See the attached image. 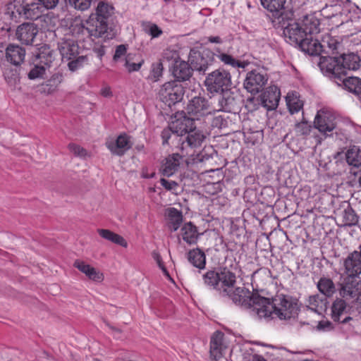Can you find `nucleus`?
<instances>
[{
  "instance_id": "48",
  "label": "nucleus",
  "mask_w": 361,
  "mask_h": 361,
  "mask_svg": "<svg viewBox=\"0 0 361 361\" xmlns=\"http://www.w3.org/2000/svg\"><path fill=\"white\" fill-rule=\"evenodd\" d=\"M133 59V57L130 54H128L124 59L123 65L129 73L138 71L142 64V61L135 63Z\"/></svg>"
},
{
  "instance_id": "5",
  "label": "nucleus",
  "mask_w": 361,
  "mask_h": 361,
  "mask_svg": "<svg viewBox=\"0 0 361 361\" xmlns=\"http://www.w3.org/2000/svg\"><path fill=\"white\" fill-rule=\"evenodd\" d=\"M231 76L228 71L219 68L209 73L204 80L207 90L211 93H219L229 90Z\"/></svg>"
},
{
  "instance_id": "27",
  "label": "nucleus",
  "mask_w": 361,
  "mask_h": 361,
  "mask_svg": "<svg viewBox=\"0 0 361 361\" xmlns=\"http://www.w3.org/2000/svg\"><path fill=\"white\" fill-rule=\"evenodd\" d=\"M224 334L221 331H215L210 341V356L214 360H219L222 357V352L224 348L223 344Z\"/></svg>"
},
{
  "instance_id": "29",
  "label": "nucleus",
  "mask_w": 361,
  "mask_h": 361,
  "mask_svg": "<svg viewBox=\"0 0 361 361\" xmlns=\"http://www.w3.org/2000/svg\"><path fill=\"white\" fill-rule=\"evenodd\" d=\"M188 262L199 269H204L206 266V255L199 247L190 250L186 253Z\"/></svg>"
},
{
  "instance_id": "62",
  "label": "nucleus",
  "mask_w": 361,
  "mask_h": 361,
  "mask_svg": "<svg viewBox=\"0 0 361 361\" xmlns=\"http://www.w3.org/2000/svg\"><path fill=\"white\" fill-rule=\"evenodd\" d=\"M226 121L222 116L215 117L212 121V125L215 127L222 128Z\"/></svg>"
},
{
  "instance_id": "21",
  "label": "nucleus",
  "mask_w": 361,
  "mask_h": 361,
  "mask_svg": "<svg viewBox=\"0 0 361 361\" xmlns=\"http://www.w3.org/2000/svg\"><path fill=\"white\" fill-rule=\"evenodd\" d=\"M263 106L268 110L275 109L280 100V90L276 86H270L261 95Z\"/></svg>"
},
{
  "instance_id": "36",
  "label": "nucleus",
  "mask_w": 361,
  "mask_h": 361,
  "mask_svg": "<svg viewBox=\"0 0 361 361\" xmlns=\"http://www.w3.org/2000/svg\"><path fill=\"white\" fill-rule=\"evenodd\" d=\"M347 312V304L343 299L338 298L331 306V317L334 322H340L341 317Z\"/></svg>"
},
{
  "instance_id": "38",
  "label": "nucleus",
  "mask_w": 361,
  "mask_h": 361,
  "mask_svg": "<svg viewBox=\"0 0 361 361\" xmlns=\"http://www.w3.org/2000/svg\"><path fill=\"white\" fill-rule=\"evenodd\" d=\"M317 288L321 293L326 297H331L336 292L334 282L329 278L322 277L317 283Z\"/></svg>"
},
{
  "instance_id": "55",
  "label": "nucleus",
  "mask_w": 361,
  "mask_h": 361,
  "mask_svg": "<svg viewBox=\"0 0 361 361\" xmlns=\"http://www.w3.org/2000/svg\"><path fill=\"white\" fill-rule=\"evenodd\" d=\"M127 51V47L125 44H120L116 47L115 54L114 55L113 59L114 61H119L122 60V58L126 56Z\"/></svg>"
},
{
  "instance_id": "10",
  "label": "nucleus",
  "mask_w": 361,
  "mask_h": 361,
  "mask_svg": "<svg viewBox=\"0 0 361 361\" xmlns=\"http://www.w3.org/2000/svg\"><path fill=\"white\" fill-rule=\"evenodd\" d=\"M275 27L283 29V35L286 42L298 47L306 35L301 25L293 20V17L291 20H284Z\"/></svg>"
},
{
  "instance_id": "1",
  "label": "nucleus",
  "mask_w": 361,
  "mask_h": 361,
  "mask_svg": "<svg viewBox=\"0 0 361 361\" xmlns=\"http://www.w3.org/2000/svg\"><path fill=\"white\" fill-rule=\"evenodd\" d=\"M202 279L205 286L228 296L236 305L250 310L253 316L258 317L262 305L267 303V298L251 293L244 287H238L231 292L229 289L234 286L236 276L226 267L209 270L202 275Z\"/></svg>"
},
{
  "instance_id": "47",
  "label": "nucleus",
  "mask_w": 361,
  "mask_h": 361,
  "mask_svg": "<svg viewBox=\"0 0 361 361\" xmlns=\"http://www.w3.org/2000/svg\"><path fill=\"white\" fill-rule=\"evenodd\" d=\"M163 65L161 63H157L152 64V69L148 76L149 80L152 82H157L162 75Z\"/></svg>"
},
{
  "instance_id": "44",
  "label": "nucleus",
  "mask_w": 361,
  "mask_h": 361,
  "mask_svg": "<svg viewBox=\"0 0 361 361\" xmlns=\"http://www.w3.org/2000/svg\"><path fill=\"white\" fill-rule=\"evenodd\" d=\"M4 75L6 81L10 86L15 87L20 82L19 73L17 68H6Z\"/></svg>"
},
{
  "instance_id": "53",
  "label": "nucleus",
  "mask_w": 361,
  "mask_h": 361,
  "mask_svg": "<svg viewBox=\"0 0 361 361\" xmlns=\"http://www.w3.org/2000/svg\"><path fill=\"white\" fill-rule=\"evenodd\" d=\"M68 147L69 150L77 157H85L87 154L86 149L78 145L71 143L68 145Z\"/></svg>"
},
{
  "instance_id": "22",
  "label": "nucleus",
  "mask_w": 361,
  "mask_h": 361,
  "mask_svg": "<svg viewBox=\"0 0 361 361\" xmlns=\"http://www.w3.org/2000/svg\"><path fill=\"white\" fill-rule=\"evenodd\" d=\"M58 48L63 59L69 61L78 55V45L73 39H62L58 43Z\"/></svg>"
},
{
  "instance_id": "4",
  "label": "nucleus",
  "mask_w": 361,
  "mask_h": 361,
  "mask_svg": "<svg viewBox=\"0 0 361 361\" xmlns=\"http://www.w3.org/2000/svg\"><path fill=\"white\" fill-rule=\"evenodd\" d=\"M206 139V135L202 130L196 127L192 128L183 137H179L176 148L183 155L190 157L194 161H202L204 156L197 154L195 157L196 149L200 148Z\"/></svg>"
},
{
  "instance_id": "14",
  "label": "nucleus",
  "mask_w": 361,
  "mask_h": 361,
  "mask_svg": "<svg viewBox=\"0 0 361 361\" xmlns=\"http://www.w3.org/2000/svg\"><path fill=\"white\" fill-rule=\"evenodd\" d=\"M38 32V27L34 23H24L17 27L16 35L22 44L32 45Z\"/></svg>"
},
{
  "instance_id": "30",
  "label": "nucleus",
  "mask_w": 361,
  "mask_h": 361,
  "mask_svg": "<svg viewBox=\"0 0 361 361\" xmlns=\"http://www.w3.org/2000/svg\"><path fill=\"white\" fill-rule=\"evenodd\" d=\"M73 266L85 274L90 279L94 281H102L103 280V274L97 271L96 269L86 264L83 261L77 259L75 261Z\"/></svg>"
},
{
  "instance_id": "26",
  "label": "nucleus",
  "mask_w": 361,
  "mask_h": 361,
  "mask_svg": "<svg viewBox=\"0 0 361 361\" xmlns=\"http://www.w3.org/2000/svg\"><path fill=\"white\" fill-rule=\"evenodd\" d=\"M180 235L182 239L188 245H193L197 244L200 233L197 231V228L191 221L183 224L180 228Z\"/></svg>"
},
{
  "instance_id": "39",
  "label": "nucleus",
  "mask_w": 361,
  "mask_h": 361,
  "mask_svg": "<svg viewBox=\"0 0 361 361\" xmlns=\"http://www.w3.org/2000/svg\"><path fill=\"white\" fill-rule=\"evenodd\" d=\"M71 30L73 35L78 40H85L87 38H90L89 30L87 29V23H75L71 25Z\"/></svg>"
},
{
  "instance_id": "8",
  "label": "nucleus",
  "mask_w": 361,
  "mask_h": 361,
  "mask_svg": "<svg viewBox=\"0 0 361 361\" xmlns=\"http://www.w3.org/2000/svg\"><path fill=\"white\" fill-rule=\"evenodd\" d=\"M216 106H213L206 98L203 97H195L189 101L185 111L194 120L215 112Z\"/></svg>"
},
{
  "instance_id": "25",
  "label": "nucleus",
  "mask_w": 361,
  "mask_h": 361,
  "mask_svg": "<svg viewBox=\"0 0 361 361\" xmlns=\"http://www.w3.org/2000/svg\"><path fill=\"white\" fill-rule=\"evenodd\" d=\"M299 47L302 51L312 56L320 55L324 51L321 42L317 39H314L312 35L305 36Z\"/></svg>"
},
{
  "instance_id": "41",
  "label": "nucleus",
  "mask_w": 361,
  "mask_h": 361,
  "mask_svg": "<svg viewBox=\"0 0 361 361\" xmlns=\"http://www.w3.org/2000/svg\"><path fill=\"white\" fill-rule=\"evenodd\" d=\"M114 7L104 1H100L97 7L95 17L107 22L109 18L113 13Z\"/></svg>"
},
{
  "instance_id": "46",
  "label": "nucleus",
  "mask_w": 361,
  "mask_h": 361,
  "mask_svg": "<svg viewBox=\"0 0 361 361\" xmlns=\"http://www.w3.org/2000/svg\"><path fill=\"white\" fill-rule=\"evenodd\" d=\"M287 105L290 114H293L298 112L303 106V102L297 97L288 96L287 97Z\"/></svg>"
},
{
  "instance_id": "63",
  "label": "nucleus",
  "mask_w": 361,
  "mask_h": 361,
  "mask_svg": "<svg viewBox=\"0 0 361 361\" xmlns=\"http://www.w3.org/2000/svg\"><path fill=\"white\" fill-rule=\"evenodd\" d=\"M101 94L105 97H110L111 95V91L110 87H105L101 90Z\"/></svg>"
},
{
  "instance_id": "34",
  "label": "nucleus",
  "mask_w": 361,
  "mask_h": 361,
  "mask_svg": "<svg viewBox=\"0 0 361 361\" xmlns=\"http://www.w3.org/2000/svg\"><path fill=\"white\" fill-rule=\"evenodd\" d=\"M97 233L99 235L111 243L119 245L123 247H126L128 246V243L126 240L120 235L112 232L108 229L100 228L97 230Z\"/></svg>"
},
{
  "instance_id": "51",
  "label": "nucleus",
  "mask_w": 361,
  "mask_h": 361,
  "mask_svg": "<svg viewBox=\"0 0 361 361\" xmlns=\"http://www.w3.org/2000/svg\"><path fill=\"white\" fill-rule=\"evenodd\" d=\"M92 0H69L71 6L80 11L88 9L91 5Z\"/></svg>"
},
{
  "instance_id": "28",
  "label": "nucleus",
  "mask_w": 361,
  "mask_h": 361,
  "mask_svg": "<svg viewBox=\"0 0 361 361\" xmlns=\"http://www.w3.org/2000/svg\"><path fill=\"white\" fill-rule=\"evenodd\" d=\"M6 56L11 63L18 66L24 61L25 50L18 45L9 44L6 50Z\"/></svg>"
},
{
  "instance_id": "45",
  "label": "nucleus",
  "mask_w": 361,
  "mask_h": 361,
  "mask_svg": "<svg viewBox=\"0 0 361 361\" xmlns=\"http://www.w3.org/2000/svg\"><path fill=\"white\" fill-rule=\"evenodd\" d=\"M218 57L224 64L230 65L233 68L238 67L244 68L248 64V63L245 61H238L232 56L225 53L220 54Z\"/></svg>"
},
{
  "instance_id": "61",
  "label": "nucleus",
  "mask_w": 361,
  "mask_h": 361,
  "mask_svg": "<svg viewBox=\"0 0 361 361\" xmlns=\"http://www.w3.org/2000/svg\"><path fill=\"white\" fill-rule=\"evenodd\" d=\"M59 0H38L40 6L42 5L47 9L54 8L59 3Z\"/></svg>"
},
{
  "instance_id": "11",
  "label": "nucleus",
  "mask_w": 361,
  "mask_h": 361,
  "mask_svg": "<svg viewBox=\"0 0 361 361\" xmlns=\"http://www.w3.org/2000/svg\"><path fill=\"white\" fill-rule=\"evenodd\" d=\"M268 81L267 74L264 71L252 70L247 73L244 87L251 94L261 92Z\"/></svg>"
},
{
  "instance_id": "60",
  "label": "nucleus",
  "mask_w": 361,
  "mask_h": 361,
  "mask_svg": "<svg viewBox=\"0 0 361 361\" xmlns=\"http://www.w3.org/2000/svg\"><path fill=\"white\" fill-rule=\"evenodd\" d=\"M334 10L332 8H330L329 7H323L321 10V14L326 18H331L334 16H336L337 15H343L345 14V13H335L333 11Z\"/></svg>"
},
{
  "instance_id": "49",
  "label": "nucleus",
  "mask_w": 361,
  "mask_h": 361,
  "mask_svg": "<svg viewBox=\"0 0 361 361\" xmlns=\"http://www.w3.org/2000/svg\"><path fill=\"white\" fill-rule=\"evenodd\" d=\"M312 126L305 121L298 122L295 125V130L298 135H307L310 133Z\"/></svg>"
},
{
  "instance_id": "6",
  "label": "nucleus",
  "mask_w": 361,
  "mask_h": 361,
  "mask_svg": "<svg viewBox=\"0 0 361 361\" xmlns=\"http://www.w3.org/2000/svg\"><path fill=\"white\" fill-rule=\"evenodd\" d=\"M215 61V54L209 49L202 51L191 49L188 56V62L194 71L204 74L209 67Z\"/></svg>"
},
{
  "instance_id": "23",
  "label": "nucleus",
  "mask_w": 361,
  "mask_h": 361,
  "mask_svg": "<svg viewBox=\"0 0 361 361\" xmlns=\"http://www.w3.org/2000/svg\"><path fill=\"white\" fill-rule=\"evenodd\" d=\"M194 71L190 63L182 60H176L173 66L172 73L178 81H185L192 76V72Z\"/></svg>"
},
{
  "instance_id": "17",
  "label": "nucleus",
  "mask_w": 361,
  "mask_h": 361,
  "mask_svg": "<svg viewBox=\"0 0 361 361\" xmlns=\"http://www.w3.org/2000/svg\"><path fill=\"white\" fill-rule=\"evenodd\" d=\"M195 120L191 116L188 117L185 115L180 116L170 124L173 130V134L177 135L179 137H183L189 131L195 128Z\"/></svg>"
},
{
  "instance_id": "40",
  "label": "nucleus",
  "mask_w": 361,
  "mask_h": 361,
  "mask_svg": "<svg viewBox=\"0 0 361 361\" xmlns=\"http://www.w3.org/2000/svg\"><path fill=\"white\" fill-rule=\"evenodd\" d=\"M346 161L349 165L354 167H359L361 166V149L357 147L353 146L350 148L346 153Z\"/></svg>"
},
{
  "instance_id": "43",
  "label": "nucleus",
  "mask_w": 361,
  "mask_h": 361,
  "mask_svg": "<svg viewBox=\"0 0 361 361\" xmlns=\"http://www.w3.org/2000/svg\"><path fill=\"white\" fill-rule=\"evenodd\" d=\"M323 49H324V51L323 53L329 54L330 51L334 54L335 51H336L339 47L341 46V43L338 41L337 39L332 37L329 35L325 36L322 39V42H321Z\"/></svg>"
},
{
  "instance_id": "32",
  "label": "nucleus",
  "mask_w": 361,
  "mask_h": 361,
  "mask_svg": "<svg viewBox=\"0 0 361 361\" xmlns=\"http://www.w3.org/2000/svg\"><path fill=\"white\" fill-rule=\"evenodd\" d=\"M23 7L21 0H14L6 6L5 16L15 22L23 18Z\"/></svg>"
},
{
  "instance_id": "13",
  "label": "nucleus",
  "mask_w": 361,
  "mask_h": 361,
  "mask_svg": "<svg viewBox=\"0 0 361 361\" xmlns=\"http://www.w3.org/2000/svg\"><path fill=\"white\" fill-rule=\"evenodd\" d=\"M112 154L121 157L132 147L130 137L126 133H122L114 140L109 139L105 143Z\"/></svg>"
},
{
  "instance_id": "50",
  "label": "nucleus",
  "mask_w": 361,
  "mask_h": 361,
  "mask_svg": "<svg viewBox=\"0 0 361 361\" xmlns=\"http://www.w3.org/2000/svg\"><path fill=\"white\" fill-rule=\"evenodd\" d=\"M143 29L145 32L152 37H158L162 34V30L156 25L151 23H143Z\"/></svg>"
},
{
  "instance_id": "18",
  "label": "nucleus",
  "mask_w": 361,
  "mask_h": 361,
  "mask_svg": "<svg viewBox=\"0 0 361 361\" xmlns=\"http://www.w3.org/2000/svg\"><path fill=\"white\" fill-rule=\"evenodd\" d=\"M185 157L180 151L167 157L162 163L161 173L167 177L173 175L178 171L181 159Z\"/></svg>"
},
{
  "instance_id": "57",
  "label": "nucleus",
  "mask_w": 361,
  "mask_h": 361,
  "mask_svg": "<svg viewBox=\"0 0 361 361\" xmlns=\"http://www.w3.org/2000/svg\"><path fill=\"white\" fill-rule=\"evenodd\" d=\"M322 303L319 295H311L309 297L308 304L311 310L316 311L317 308Z\"/></svg>"
},
{
  "instance_id": "52",
  "label": "nucleus",
  "mask_w": 361,
  "mask_h": 361,
  "mask_svg": "<svg viewBox=\"0 0 361 361\" xmlns=\"http://www.w3.org/2000/svg\"><path fill=\"white\" fill-rule=\"evenodd\" d=\"M69 61L70 62L68 63V68L71 71H74L87 61V58L84 56H77L75 59H71Z\"/></svg>"
},
{
  "instance_id": "59",
  "label": "nucleus",
  "mask_w": 361,
  "mask_h": 361,
  "mask_svg": "<svg viewBox=\"0 0 361 361\" xmlns=\"http://www.w3.org/2000/svg\"><path fill=\"white\" fill-rule=\"evenodd\" d=\"M152 255V257L154 258V259L157 262L159 267L162 270V271L164 272V274L165 275L169 276V272H168L166 268L165 267V266L164 265L161 257L159 255V253L156 251H154Z\"/></svg>"
},
{
  "instance_id": "12",
  "label": "nucleus",
  "mask_w": 361,
  "mask_h": 361,
  "mask_svg": "<svg viewBox=\"0 0 361 361\" xmlns=\"http://www.w3.org/2000/svg\"><path fill=\"white\" fill-rule=\"evenodd\" d=\"M314 126L324 137L331 136L336 128L335 117L329 112L319 111L315 116Z\"/></svg>"
},
{
  "instance_id": "31",
  "label": "nucleus",
  "mask_w": 361,
  "mask_h": 361,
  "mask_svg": "<svg viewBox=\"0 0 361 361\" xmlns=\"http://www.w3.org/2000/svg\"><path fill=\"white\" fill-rule=\"evenodd\" d=\"M338 85H343L345 88L350 92L361 97V79L357 77H343L338 82H336Z\"/></svg>"
},
{
  "instance_id": "2",
  "label": "nucleus",
  "mask_w": 361,
  "mask_h": 361,
  "mask_svg": "<svg viewBox=\"0 0 361 361\" xmlns=\"http://www.w3.org/2000/svg\"><path fill=\"white\" fill-rule=\"evenodd\" d=\"M360 65V57L355 53L343 54L340 57L322 56L319 63L323 74L334 82L345 77L348 70H357Z\"/></svg>"
},
{
  "instance_id": "42",
  "label": "nucleus",
  "mask_w": 361,
  "mask_h": 361,
  "mask_svg": "<svg viewBox=\"0 0 361 361\" xmlns=\"http://www.w3.org/2000/svg\"><path fill=\"white\" fill-rule=\"evenodd\" d=\"M341 216L345 225L353 226L358 222L357 215L348 204L346 205V207L341 211Z\"/></svg>"
},
{
  "instance_id": "35",
  "label": "nucleus",
  "mask_w": 361,
  "mask_h": 361,
  "mask_svg": "<svg viewBox=\"0 0 361 361\" xmlns=\"http://www.w3.org/2000/svg\"><path fill=\"white\" fill-rule=\"evenodd\" d=\"M167 214L171 231H176L183 221L182 212L174 207L167 209Z\"/></svg>"
},
{
  "instance_id": "64",
  "label": "nucleus",
  "mask_w": 361,
  "mask_h": 361,
  "mask_svg": "<svg viewBox=\"0 0 361 361\" xmlns=\"http://www.w3.org/2000/svg\"><path fill=\"white\" fill-rule=\"evenodd\" d=\"M208 41L211 43L221 44L222 42L221 39L218 36H210L208 37Z\"/></svg>"
},
{
  "instance_id": "3",
  "label": "nucleus",
  "mask_w": 361,
  "mask_h": 361,
  "mask_svg": "<svg viewBox=\"0 0 361 361\" xmlns=\"http://www.w3.org/2000/svg\"><path fill=\"white\" fill-rule=\"evenodd\" d=\"M262 309L258 312V318L281 320H288L294 317L298 311V304L291 297L285 295H278L271 300L267 298V303L262 305Z\"/></svg>"
},
{
  "instance_id": "15",
  "label": "nucleus",
  "mask_w": 361,
  "mask_h": 361,
  "mask_svg": "<svg viewBox=\"0 0 361 361\" xmlns=\"http://www.w3.org/2000/svg\"><path fill=\"white\" fill-rule=\"evenodd\" d=\"M361 294V281L355 276H348L345 279L340 295L343 298H357Z\"/></svg>"
},
{
  "instance_id": "56",
  "label": "nucleus",
  "mask_w": 361,
  "mask_h": 361,
  "mask_svg": "<svg viewBox=\"0 0 361 361\" xmlns=\"http://www.w3.org/2000/svg\"><path fill=\"white\" fill-rule=\"evenodd\" d=\"M160 183L162 187L169 191H176L178 187L177 182L174 180H169L165 178H161Z\"/></svg>"
},
{
  "instance_id": "58",
  "label": "nucleus",
  "mask_w": 361,
  "mask_h": 361,
  "mask_svg": "<svg viewBox=\"0 0 361 361\" xmlns=\"http://www.w3.org/2000/svg\"><path fill=\"white\" fill-rule=\"evenodd\" d=\"M172 134H173V130L171 128V125L169 124L168 128H164L161 131V137L162 139L163 145H166L169 143V140L171 138Z\"/></svg>"
},
{
  "instance_id": "20",
  "label": "nucleus",
  "mask_w": 361,
  "mask_h": 361,
  "mask_svg": "<svg viewBox=\"0 0 361 361\" xmlns=\"http://www.w3.org/2000/svg\"><path fill=\"white\" fill-rule=\"evenodd\" d=\"M90 38L102 37L108 30V23L100 20L93 15L86 21Z\"/></svg>"
},
{
  "instance_id": "9",
  "label": "nucleus",
  "mask_w": 361,
  "mask_h": 361,
  "mask_svg": "<svg viewBox=\"0 0 361 361\" xmlns=\"http://www.w3.org/2000/svg\"><path fill=\"white\" fill-rule=\"evenodd\" d=\"M184 90L180 84L176 81H170L164 83L160 88L158 96L159 99L169 106L182 100Z\"/></svg>"
},
{
  "instance_id": "24",
  "label": "nucleus",
  "mask_w": 361,
  "mask_h": 361,
  "mask_svg": "<svg viewBox=\"0 0 361 361\" xmlns=\"http://www.w3.org/2000/svg\"><path fill=\"white\" fill-rule=\"evenodd\" d=\"M23 7V18L25 19H37L42 12V7L39 2L35 0H21Z\"/></svg>"
},
{
  "instance_id": "19",
  "label": "nucleus",
  "mask_w": 361,
  "mask_h": 361,
  "mask_svg": "<svg viewBox=\"0 0 361 361\" xmlns=\"http://www.w3.org/2000/svg\"><path fill=\"white\" fill-rule=\"evenodd\" d=\"M221 95L218 99V104L216 106V111L235 112L238 110V103L233 94L229 90L220 92Z\"/></svg>"
},
{
  "instance_id": "54",
  "label": "nucleus",
  "mask_w": 361,
  "mask_h": 361,
  "mask_svg": "<svg viewBox=\"0 0 361 361\" xmlns=\"http://www.w3.org/2000/svg\"><path fill=\"white\" fill-rule=\"evenodd\" d=\"M45 68L43 66H36L28 73V78L30 80L42 78L44 74Z\"/></svg>"
},
{
  "instance_id": "7",
  "label": "nucleus",
  "mask_w": 361,
  "mask_h": 361,
  "mask_svg": "<svg viewBox=\"0 0 361 361\" xmlns=\"http://www.w3.org/2000/svg\"><path fill=\"white\" fill-rule=\"evenodd\" d=\"M262 5L272 13L274 26L280 24L284 20H291L293 13L284 7L286 0H260Z\"/></svg>"
},
{
  "instance_id": "37",
  "label": "nucleus",
  "mask_w": 361,
  "mask_h": 361,
  "mask_svg": "<svg viewBox=\"0 0 361 361\" xmlns=\"http://www.w3.org/2000/svg\"><path fill=\"white\" fill-rule=\"evenodd\" d=\"M325 2L324 7L332 8L335 13H346L351 6L350 0H322Z\"/></svg>"
},
{
  "instance_id": "16",
  "label": "nucleus",
  "mask_w": 361,
  "mask_h": 361,
  "mask_svg": "<svg viewBox=\"0 0 361 361\" xmlns=\"http://www.w3.org/2000/svg\"><path fill=\"white\" fill-rule=\"evenodd\" d=\"M345 273L348 276L357 277L361 274V255L357 250L350 252L343 262Z\"/></svg>"
},
{
  "instance_id": "33",
  "label": "nucleus",
  "mask_w": 361,
  "mask_h": 361,
  "mask_svg": "<svg viewBox=\"0 0 361 361\" xmlns=\"http://www.w3.org/2000/svg\"><path fill=\"white\" fill-rule=\"evenodd\" d=\"M319 20L313 15H309L305 17L301 26L305 36H310L319 33Z\"/></svg>"
}]
</instances>
